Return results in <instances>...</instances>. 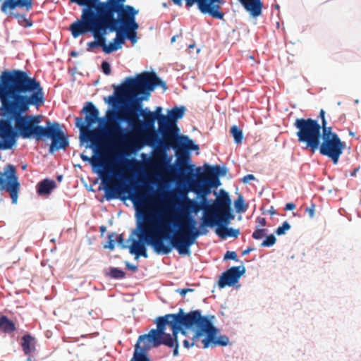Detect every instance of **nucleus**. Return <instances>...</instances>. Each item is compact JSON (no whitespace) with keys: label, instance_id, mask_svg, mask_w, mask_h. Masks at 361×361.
<instances>
[{"label":"nucleus","instance_id":"c85d7f7f","mask_svg":"<svg viewBox=\"0 0 361 361\" xmlns=\"http://www.w3.org/2000/svg\"><path fill=\"white\" fill-rule=\"evenodd\" d=\"M57 187L54 180L45 178L40 180L36 185V192L39 196H48Z\"/></svg>","mask_w":361,"mask_h":361},{"label":"nucleus","instance_id":"0e129e2a","mask_svg":"<svg viewBox=\"0 0 361 361\" xmlns=\"http://www.w3.org/2000/svg\"><path fill=\"white\" fill-rule=\"evenodd\" d=\"M194 289L189 288H178L176 290V293H178L182 297H185L186 294L188 293H192L194 292Z\"/></svg>","mask_w":361,"mask_h":361},{"label":"nucleus","instance_id":"338daca9","mask_svg":"<svg viewBox=\"0 0 361 361\" xmlns=\"http://www.w3.org/2000/svg\"><path fill=\"white\" fill-rule=\"evenodd\" d=\"M179 324V328H180V333L184 336H187L188 335V331H190V328H188V326L183 324V323H178Z\"/></svg>","mask_w":361,"mask_h":361},{"label":"nucleus","instance_id":"58836bf2","mask_svg":"<svg viewBox=\"0 0 361 361\" xmlns=\"http://www.w3.org/2000/svg\"><path fill=\"white\" fill-rule=\"evenodd\" d=\"M9 16H13L18 19V23L24 27H31L33 25V22L31 19L27 18L26 15L23 13L9 12Z\"/></svg>","mask_w":361,"mask_h":361},{"label":"nucleus","instance_id":"4be33fe9","mask_svg":"<svg viewBox=\"0 0 361 361\" xmlns=\"http://www.w3.org/2000/svg\"><path fill=\"white\" fill-rule=\"evenodd\" d=\"M192 164H193L192 163L190 154H186L185 155L178 154L176 157L173 168L181 176L188 173L190 177L189 180H190L191 178H197V176L194 173L195 169L192 166Z\"/></svg>","mask_w":361,"mask_h":361},{"label":"nucleus","instance_id":"412c9836","mask_svg":"<svg viewBox=\"0 0 361 361\" xmlns=\"http://www.w3.org/2000/svg\"><path fill=\"white\" fill-rule=\"evenodd\" d=\"M209 314L202 315L201 310H190L183 320L188 328L190 330L203 329Z\"/></svg>","mask_w":361,"mask_h":361},{"label":"nucleus","instance_id":"13d9d810","mask_svg":"<svg viewBox=\"0 0 361 361\" xmlns=\"http://www.w3.org/2000/svg\"><path fill=\"white\" fill-rule=\"evenodd\" d=\"M224 261H227V260H233V261H235V262H241L238 257V255H237V253L235 252V251H227L225 254H224Z\"/></svg>","mask_w":361,"mask_h":361},{"label":"nucleus","instance_id":"bb28decb","mask_svg":"<svg viewBox=\"0 0 361 361\" xmlns=\"http://www.w3.org/2000/svg\"><path fill=\"white\" fill-rule=\"evenodd\" d=\"M149 341L154 345L157 347L161 345H166L167 343L164 334H162L158 330L152 329L147 334L139 336V341Z\"/></svg>","mask_w":361,"mask_h":361},{"label":"nucleus","instance_id":"c03bdc74","mask_svg":"<svg viewBox=\"0 0 361 361\" xmlns=\"http://www.w3.org/2000/svg\"><path fill=\"white\" fill-rule=\"evenodd\" d=\"M117 233L116 232L109 233L107 235V241L106 243L103 244V247L104 249H108L110 250H114L116 247V236Z\"/></svg>","mask_w":361,"mask_h":361},{"label":"nucleus","instance_id":"e433bc0d","mask_svg":"<svg viewBox=\"0 0 361 361\" xmlns=\"http://www.w3.org/2000/svg\"><path fill=\"white\" fill-rule=\"evenodd\" d=\"M106 275L115 280H122L126 277V273L119 267H109Z\"/></svg>","mask_w":361,"mask_h":361},{"label":"nucleus","instance_id":"f8f14e48","mask_svg":"<svg viewBox=\"0 0 361 361\" xmlns=\"http://www.w3.org/2000/svg\"><path fill=\"white\" fill-rule=\"evenodd\" d=\"M190 180H193L194 189L192 192L201 202L204 203L205 207H212L214 209V207L219 204V201H222V200L230 195L228 192L222 188L219 190V195L216 196V199H209L208 197L214 192V191L209 186L203 184V180L199 178V177L191 178Z\"/></svg>","mask_w":361,"mask_h":361},{"label":"nucleus","instance_id":"4d7b16f0","mask_svg":"<svg viewBox=\"0 0 361 361\" xmlns=\"http://www.w3.org/2000/svg\"><path fill=\"white\" fill-rule=\"evenodd\" d=\"M18 8H25L27 11H29L32 8L33 1L32 0H16Z\"/></svg>","mask_w":361,"mask_h":361},{"label":"nucleus","instance_id":"aec40b11","mask_svg":"<svg viewBox=\"0 0 361 361\" xmlns=\"http://www.w3.org/2000/svg\"><path fill=\"white\" fill-rule=\"evenodd\" d=\"M80 113L85 114V120L87 121L89 126H93L97 123L100 124L104 121H110V117L106 115L102 117L99 116V110L92 102H86Z\"/></svg>","mask_w":361,"mask_h":361},{"label":"nucleus","instance_id":"9b49d317","mask_svg":"<svg viewBox=\"0 0 361 361\" xmlns=\"http://www.w3.org/2000/svg\"><path fill=\"white\" fill-rule=\"evenodd\" d=\"M167 235V245L169 254L176 250L181 256H190L191 255V247L197 243L200 237L194 231L188 233L180 232L175 237L171 238Z\"/></svg>","mask_w":361,"mask_h":361},{"label":"nucleus","instance_id":"72a5a7b5","mask_svg":"<svg viewBox=\"0 0 361 361\" xmlns=\"http://www.w3.org/2000/svg\"><path fill=\"white\" fill-rule=\"evenodd\" d=\"M154 322L157 325L156 329L161 332L162 334H164L165 336L167 334L166 332V326H169L171 327V324L174 323L173 321L171 319V317L168 314L164 316L157 317L154 319Z\"/></svg>","mask_w":361,"mask_h":361},{"label":"nucleus","instance_id":"39448f33","mask_svg":"<svg viewBox=\"0 0 361 361\" xmlns=\"http://www.w3.org/2000/svg\"><path fill=\"white\" fill-rule=\"evenodd\" d=\"M157 218L153 216L142 214L140 218L136 214V228L132 231L128 243L135 245L137 252L144 258H148L147 247L149 246L158 255H169L167 245V235L156 236L151 233V230H155V227L149 226V223L156 221Z\"/></svg>","mask_w":361,"mask_h":361},{"label":"nucleus","instance_id":"1a4fd4ad","mask_svg":"<svg viewBox=\"0 0 361 361\" xmlns=\"http://www.w3.org/2000/svg\"><path fill=\"white\" fill-rule=\"evenodd\" d=\"M126 0H114L117 7L116 18L119 27V33L122 32H137L139 24L136 21V16L139 10L131 5L125 4Z\"/></svg>","mask_w":361,"mask_h":361},{"label":"nucleus","instance_id":"f704fd0d","mask_svg":"<svg viewBox=\"0 0 361 361\" xmlns=\"http://www.w3.org/2000/svg\"><path fill=\"white\" fill-rule=\"evenodd\" d=\"M0 330L5 334H11L16 330V324L6 315L0 316Z\"/></svg>","mask_w":361,"mask_h":361},{"label":"nucleus","instance_id":"ddd939ff","mask_svg":"<svg viewBox=\"0 0 361 361\" xmlns=\"http://www.w3.org/2000/svg\"><path fill=\"white\" fill-rule=\"evenodd\" d=\"M4 185L2 189L8 192L13 204H16L18 200V194L20 183L17 175L16 168L11 164H7L3 171Z\"/></svg>","mask_w":361,"mask_h":361},{"label":"nucleus","instance_id":"dca6fc26","mask_svg":"<svg viewBox=\"0 0 361 361\" xmlns=\"http://www.w3.org/2000/svg\"><path fill=\"white\" fill-rule=\"evenodd\" d=\"M240 264L239 266H233L221 274L216 281L219 289H224L226 287H235L238 289L241 286L239 281L245 274L246 269L243 262H240Z\"/></svg>","mask_w":361,"mask_h":361},{"label":"nucleus","instance_id":"7ed1b4c3","mask_svg":"<svg viewBox=\"0 0 361 361\" xmlns=\"http://www.w3.org/2000/svg\"><path fill=\"white\" fill-rule=\"evenodd\" d=\"M145 107L143 106V102H142V106L139 110L133 111L132 104L126 109V116H116L118 124L113 126L110 129H105L102 131V135L99 137L97 134H88L85 137L82 135H80V145H83L85 142H87L85 147L87 149H94L98 145V142L102 138L108 137L110 141L116 142L121 140H126L128 135H132L140 131L150 132L144 140L143 144L137 147V150L142 149L144 147L148 146L154 147L159 145V136L156 133L155 129H145L142 119V117L140 116L142 109Z\"/></svg>","mask_w":361,"mask_h":361},{"label":"nucleus","instance_id":"680f3d73","mask_svg":"<svg viewBox=\"0 0 361 361\" xmlns=\"http://www.w3.org/2000/svg\"><path fill=\"white\" fill-rule=\"evenodd\" d=\"M169 348H173V355L176 357L179 354V343H169L167 342L165 345Z\"/></svg>","mask_w":361,"mask_h":361},{"label":"nucleus","instance_id":"37998d69","mask_svg":"<svg viewBox=\"0 0 361 361\" xmlns=\"http://www.w3.org/2000/svg\"><path fill=\"white\" fill-rule=\"evenodd\" d=\"M16 8H18L16 0H4L1 6V12L9 14L8 11H13Z\"/></svg>","mask_w":361,"mask_h":361},{"label":"nucleus","instance_id":"2eb2a0df","mask_svg":"<svg viewBox=\"0 0 361 361\" xmlns=\"http://www.w3.org/2000/svg\"><path fill=\"white\" fill-rule=\"evenodd\" d=\"M94 40L87 43L86 50L89 52L92 51L97 48H102L105 54H110L121 49L125 43V37L116 36L111 41L107 43V36L94 35L92 36Z\"/></svg>","mask_w":361,"mask_h":361},{"label":"nucleus","instance_id":"4c0bfd02","mask_svg":"<svg viewBox=\"0 0 361 361\" xmlns=\"http://www.w3.org/2000/svg\"><path fill=\"white\" fill-rule=\"evenodd\" d=\"M203 180V184L209 186L213 191L216 196L219 195V192L215 190L221 185V182L219 178L210 176L209 178H202Z\"/></svg>","mask_w":361,"mask_h":361},{"label":"nucleus","instance_id":"20e7f679","mask_svg":"<svg viewBox=\"0 0 361 361\" xmlns=\"http://www.w3.org/2000/svg\"><path fill=\"white\" fill-rule=\"evenodd\" d=\"M163 107L157 106L154 111L149 107L142 109L140 116L142 117V123L145 129H155L159 136V145L166 151L176 147L172 145L174 133H179L180 130L178 126V121L182 119L187 111L185 106H173L167 109V114L163 113Z\"/></svg>","mask_w":361,"mask_h":361},{"label":"nucleus","instance_id":"c756f323","mask_svg":"<svg viewBox=\"0 0 361 361\" xmlns=\"http://www.w3.org/2000/svg\"><path fill=\"white\" fill-rule=\"evenodd\" d=\"M20 346L25 355H30L35 350V338L30 333L25 334L21 338Z\"/></svg>","mask_w":361,"mask_h":361},{"label":"nucleus","instance_id":"e2e57ef3","mask_svg":"<svg viewBox=\"0 0 361 361\" xmlns=\"http://www.w3.org/2000/svg\"><path fill=\"white\" fill-rule=\"evenodd\" d=\"M129 253L134 256V259L138 261L139 259L142 257L138 252H137V249L135 248V245H130V247L129 250Z\"/></svg>","mask_w":361,"mask_h":361},{"label":"nucleus","instance_id":"603ef678","mask_svg":"<svg viewBox=\"0 0 361 361\" xmlns=\"http://www.w3.org/2000/svg\"><path fill=\"white\" fill-rule=\"evenodd\" d=\"M137 32H122L120 33V37H125V41L126 39H128L132 44H135L137 42Z\"/></svg>","mask_w":361,"mask_h":361},{"label":"nucleus","instance_id":"5701e85b","mask_svg":"<svg viewBox=\"0 0 361 361\" xmlns=\"http://www.w3.org/2000/svg\"><path fill=\"white\" fill-rule=\"evenodd\" d=\"M172 145L176 147L175 150H177L178 147H181L188 151V154H190L193 151H198L200 147L195 142L190 138L188 135L179 133H174V139Z\"/></svg>","mask_w":361,"mask_h":361},{"label":"nucleus","instance_id":"4468645a","mask_svg":"<svg viewBox=\"0 0 361 361\" xmlns=\"http://www.w3.org/2000/svg\"><path fill=\"white\" fill-rule=\"evenodd\" d=\"M293 126L298 130L295 134L298 140L314 133L319 135V131L328 126V122L326 118L322 119L319 123L318 119L297 118Z\"/></svg>","mask_w":361,"mask_h":361},{"label":"nucleus","instance_id":"5fc2aeb1","mask_svg":"<svg viewBox=\"0 0 361 361\" xmlns=\"http://www.w3.org/2000/svg\"><path fill=\"white\" fill-rule=\"evenodd\" d=\"M240 230L238 228H234L233 227L227 226V231L225 232L224 240L227 238H237L240 235Z\"/></svg>","mask_w":361,"mask_h":361},{"label":"nucleus","instance_id":"2f4dec72","mask_svg":"<svg viewBox=\"0 0 361 361\" xmlns=\"http://www.w3.org/2000/svg\"><path fill=\"white\" fill-rule=\"evenodd\" d=\"M213 216H204L200 221L199 226L193 231L200 237L206 235L209 233L208 228H214Z\"/></svg>","mask_w":361,"mask_h":361},{"label":"nucleus","instance_id":"864d4df0","mask_svg":"<svg viewBox=\"0 0 361 361\" xmlns=\"http://www.w3.org/2000/svg\"><path fill=\"white\" fill-rule=\"evenodd\" d=\"M75 127L79 128L81 131H83L85 128L90 127L87 125V121L85 120V117H76L75 118Z\"/></svg>","mask_w":361,"mask_h":361},{"label":"nucleus","instance_id":"7c9ffc66","mask_svg":"<svg viewBox=\"0 0 361 361\" xmlns=\"http://www.w3.org/2000/svg\"><path fill=\"white\" fill-rule=\"evenodd\" d=\"M230 344L229 338L225 334H219L215 337L212 338L209 341L202 345L203 349L209 348H214L217 346L226 347Z\"/></svg>","mask_w":361,"mask_h":361},{"label":"nucleus","instance_id":"a211bd4d","mask_svg":"<svg viewBox=\"0 0 361 361\" xmlns=\"http://www.w3.org/2000/svg\"><path fill=\"white\" fill-rule=\"evenodd\" d=\"M0 110V150L6 151L12 149L14 145L3 104H1Z\"/></svg>","mask_w":361,"mask_h":361},{"label":"nucleus","instance_id":"49530a36","mask_svg":"<svg viewBox=\"0 0 361 361\" xmlns=\"http://www.w3.org/2000/svg\"><path fill=\"white\" fill-rule=\"evenodd\" d=\"M214 228L216 235L222 240H224L225 232L227 231V226H224L222 224L214 219Z\"/></svg>","mask_w":361,"mask_h":361},{"label":"nucleus","instance_id":"ea45409f","mask_svg":"<svg viewBox=\"0 0 361 361\" xmlns=\"http://www.w3.org/2000/svg\"><path fill=\"white\" fill-rule=\"evenodd\" d=\"M233 205L235 212L239 214L245 212L248 208V204L245 202L242 194L238 195V197L234 200Z\"/></svg>","mask_w":361,"mask_h":361},{"label":"nucleus","instance_id":"a878e982","mask_svg":"<svg viewBox=\"0 0 361 361\" xmlns=\"http://www.w3.org/2000/svg\"><path fill=\"white\" fill-rule=\"evenodd\" d=\"M250 16L257 18L262 13L264 6L262 0H238Z\"/></svg>","mask_w":361,"mask_h":361},{"label":"nucleus","instance_id":"cd10ccee","mask_svg":"<svg viewBox=\"0 0 361 361\" xmlns=\"http://www.w3.org/2000/svg\"><path fill=\"white\" fill-rule=\"evenodd\" d=\"M214 320L215 316L209 314L203 328L205 336L202 339V345L209 341L212 338L221 334L220 329L214 325Z\"/></svg>","mask_w":361,"mask_h":361},{"label":"nucleus","instance_id":"a18cd8bd","mask_svg":"<svg viewBox=\"0 0 361 361\" xmlns=\"http://www.w3.org/2000/svg\"><path fill=\"white\" fill-rule=\"evenodd\" d=\"M171 317V319L175 323H183L185 317L188 315V312H185L183 308H179L177 313L168 314Z\"/></svg>","mask_w":361,"mask_h":361},{"label":"nucleus","instance_id":"79ce46f5","mask_svg":"<svg viewBox=\"0 0 361 361\" xmlns=\"http://www.w3.org/2000/svg\"><path fill=\"white\" fill-rule=\"evenodd\" d=\"M230 133L233 137V142L236 145L242 143L244 135L243 130L236 125H233L230 128Z\"/></svg>","mask_w":361,"mask_h":361},{"label":"nucleus","instance_id":"473e14b6","mask_svg":"<svg viewBox=\"0 0 361 361\" xmlns=\"http://www.w3.org/2000/svg\"><path fill=\"white\" fill-rule=\"evenodd\" d=\"M204 203L200 201H194L192 200H190V203L188 205V212H189V215H197L198 213L202 211L203 215L209 210H214L212 207H205Z\"/></svg>","mask_w":361,"mask_h":361},{"label":"nucleus","instance_id":"9d476101","mask_svg":"<svg viewBox=\"0 0 361 361\" xmlns=\"http://www.w3.org/2000/svg\"><path fill=\"white\" fill-rule=\"evenodd\" d=\"M142 183L137 180H135L133 178L129 179V184L126 187V189L124 192L123 197L120 196L118 192L120 190L121 188L118 185H116L114 188H104L101 186L99 187V190H104V197L106 201H111L113 200H129L133 202L135 200L142 201L147 198L148 195H152L153 194V191L149 190V191L145 195H140L138 188L141 187Z\"/></svg>","mask_w":361,"mask_h":361},{"label":"nucleus","instance_id":"f3484780","mask_svg":"<svg viewBox=\"0 0 361 361\" xmlns=\"http://www.w3.org/2000/svg\"><path fill=\"white\" fill-rule=\"evenodd\" d=\"M219 204L214 207L216 212L212 215L213 219L224 226H228L231 221L235 219V214L232 208V201L228 195L222 201H219Z\"/></svg>","mask_w":361,"mask_h":361},{"label":"nucleus","instance_id":"6ab92c4d","mask_svg":"<svg viewBox=\"0 0 361 361\" xmlns=\"http://www.w3.org/2000/svg\"><path fill=\"white\" fill-rule=\"evenodd\" d=\"M192 166L195 169L194 173L197 177L209 176L220 179V178L225 176L228 172V169L226 165H212L205 162L203 166H196L195 164H192Z\"/></svg>","mask_w":361,"mask_h":361},{"label":"nucleus","instance_id":"052dcab7","mask_svg":"<svg viewBox=\"0 0 361 361\" xmlns=\"http://www.w3.org/2000/svg\"><path fill=\"white\" fill-rule=\"evenodd\" d=\"M190 331L193 332V336L192 337V342H196L197 339H200V338L203 337L204 338L205 334L203 329H195V330H190Z\"/></svg>","mask_w":361,"mask_h":361},{"label":"nucleus","instance_id":"3c124183","mask_svg":"<svg viewBox=\"0 0 361 361\" xmlns=\"http://www.w3.org/2000/svg\"><path fill=\"white\" fill-rule=\"evenodd\" d=\"M188 223L187 227L188 231H192L197 228L199 226L200 221L197 220L195 215H189L187 217Z\"/></svg>","mask_w":361,"mask_h":361},{"label":"nucleus","instance_id":"6e6552de","mask_svg":"<svg viewBox=\"0 0 361 361\" xmlns=\"http://www.w3.org/2000/svg\"><path fill=\"white\" fill-rule=\"evenodd\" d=\"M305 149L310 150L312 153L318 150L321 155L330 159L334 165L338 163L339 159L346 147L345 142L342 141L339 137L305 143Z\"/></svg>","mask_w":361,"mask_h":361},{"label":"nucleus","instance_id":"f257e3e1","mask_svg":"<svg viewBox=\"0 0 361 361\" xmlns=\"http://www.w3.org/2000/svg\"><path fill=\"white\" fill-rule=\"evenodd\" d=\"M0 101L4 104L14 147L19 137L37 141L51 140L49 153L65 150L70 145L69 137L57 121L47 120L40 125L42 115L27 114L30 106L39 108L44 104V92L35 78L20 69L2 71L0 78Z\"/></svg>","mask_w":361,"mask_h":361},{"label":"nucleus","instance_id":"423d86ee","mask_svg":"<svg viewBox=\"0 0 361 361\" xmlns=\"http://www.w3.org/2000/svg\"><path fill=\"white\" fill-rule=\"evenodd\" d=\"M92 2L95 4V9L91 35L107 36L115 32L116 36H120L117 7L114 6V0H92Z\"/></svg>","mask_w":361,"mask_h":361},{"label":"nucleus","instance_id":"6e6d98bb","mask_svg":"<svg viewBox=\"0 0 361 361\" xmlns=\"http://www.w3.org/2000/svg\"><path fill=\"white\" fill-rule=\"evenodd\" d=\"M116 241L118 247H120L121 249H128L130 250V245L126 244L127 240L126 241L124 239L123 234H117L116 236Z\"/></svg>","mask_w":361,"mask_h":361},{"label":"nucleus","instance_id":"bf43d9fd","mask_svg":"<svg viewBox=\"0 0 361 361\" xmlns=\"http://www.w3.org/2000/svg\"><path fill=\"white\" fill-rule=\"evenodd\" d=\"M101 70L104 75H109L111 73V64L107 61H103L101 64Z\"/></svg>","mask_w":361,"mask_h":361},{"label":"nucleus","instance_id":"8fccbe9b","mask_svg":"<svg viewBox=\"0 0 361 361\" xmlns=\"http://www.w3.org/2000/svg\"><path fill=\"white\" fill-rule=\"evenodd\" d=\"M267 231L268 230L267 228H259V226H257L252 234V237L255 240H261L265 237Z\"/></svg>","mask_w":361,"mask_h":361},{"label":"nucleus","instance_id":"774afa93","mask_svg":"<svg viewBox=\"0 0 361 361\" xmlns=\"http://www.w3.org/2000/svg\"><path fill=\"white\" fill-rule=\"evenodd\" d=\"M254 180H255V176L253 174L250 173V174H247V175L244 176L241 180L243 183L246 184V183H250V181Z\"/></svg>","mask_w":361,"mask_h":361},{"label":"nucleus","instance_id":"b1692460","mask_svg":"<svg viewBox=\"0 0 361 361\" xmlns=\"http://www.w3.org/2000/svg\"><path fill=\"white\" fill-rule=\"evenodd\" d=\"M152 348H157L149 341H139V338L134 345L133 358L137 361H152L148 355V351Z\"/></svg>","mask_w":361,"mask_h":361},{"label":"nucleus","instance_id":"a19ab883","mask_svg":"<svg viewBox=\"0 0 361 361\" xmlns=\"http://www.w3.org/2000/svg\"><path fill=\"white\" fill-rule=\"evenodd\" d=\"M171 329L172 331V334L167 333L166 335V341L169 343H179L178 335L180 333V328L178 323H173L171 326Z\"/></svg>","mask_w":361,"mask_h":361},{"label":"nucleus","instance_id":"09e8293b","mask_svg":"<svg viewBox=\"0 0 361 361\" xmlns=\"http://www.w3.org/2000/svg\"><path fill=\"white\" fill-rule=\"evenodd\" d=\"M291 228V225L288 221H285L275 231L274 233L278 236L285 235Z\"/></svg>","mask_w":361,"mask_h":361},{"label":"nucleus","instance_id":"de8ad7c7","mask_svg":"<svg viewBox=\"0 0 361 361\" xmlns=\"http://www.w3.org/2000/svg\"><path fill=\"white\" fill-rule=\"evenodd\" d=\"M276 240L277 239L274 233H270L269 235L266 234L260 246L264 247H271L276 244Z\"/></svg>","mask_w":361,"mask_h":361},{"label":"nucleus","instance_id":"69168bd1","mask_svg":"<svg viewBox=\"0 0 361 361\" xmlns=\"http://www.w3.org/2000/svg\"><path fill=\"white\" fill-rule=\"evenodd\" d=\"M124 264L126 265V269L127 270H128V271H133V272H136L138 270L137 265L131 264L128 261H125Z\"/></svg>","mask_w":361,"mask_h":361},{"label":"nucleus","instance_id":"c9c22d12","mask_svg":"<svg viewBox=\"0 0 361 361\" xmlns=\"http://www.w3.org/2000/svg\"><path fill=\"white\" fill-rule=\"evenodd\" d=\"M80 157L84 162H88L90 164L93 173L100 174V168L102 166V164L99 160L93 159L84 153H81Z\"/></svg>","mask_w":361,"mask_h":361},{"label":"nucleus","instance_id":"0eeeda50","mask_svg":"<svg viewBox=\"0 0 361 361\" xmlns=\"http://www.w3.org/2000/svg\"><path fill=\"white\" fill-rule=\"evenodd\" d=\"M69 1L82 7L80 18L73 22L69 26L73 37L76 39L80 36L91 34L95 4H93L92 0H69Z\"/></svg>","mask_w":361,"mask_h":361},{"label":"nucleus","instance_id":"393cba45","mask_svg":"<svg viewBox=\"0 0 361 361\" xmlns=\"http://www.w3.org/2000/svg\"><path fill=\"white\" fill-rule=\"evenodd\" d=\"M338 137H339L338 135L333 131V128L331 126H326L319 132V135L314 133L300 140H298V141L300 143L305 144Z\"/></svg>","mask_w":361,"mask_h":361},{"label":"nucleus","instance_id":"f03ea898","mask_svg":"<svg viewBox=\"0 0 361 361\" xmlns=\"http://www.w3.org/2000/svg\"><path fill=\"white\" fill-rule=\"evenodd\" d=\"M114 92L104 98V101L109 109L106 114L110 117V121L116 116V109L118 102L128 95V100L132 104V110L136 111L142 106V102H147L152 92L161 87L165 92L167 90L166 82L154 71H144L134 76L126 77L120 84L111 85Z\"/></svg>","mask_w":361,"mask_h":361}]
</instances>
